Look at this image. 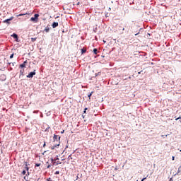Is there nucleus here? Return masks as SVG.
Segmentation results:
<instances>
[{
    "label": "nucleus",
    "instance_id": "obj_27",
    "mask_svg": "<svg viewBox=\"0 0 181 181\" xmlns=\"http://www.w3.org/2000/svg\"><path fill=\"white\" fill-rule=\"evenodd\" d=\"M46 146V143H45L44 144H43V148H45Z\"/></svg>",
    "mask_w": 181,
    "mask_h": 181
},
{
    "label": "nucleus",
    "instance_id": "obj_26",
    "mask_svg": "<svg viewBox=\"0 0 181 181\" xmlns=\"http://www.w3.org/2000/svg\"><path fill=\"white\" fill-rule=\"evenodd\" d=\"M68 159H73V158H71V156L70 155L69 156Z\"/></svg>",
    "mask_w": 181,
    "mask_h": 181
},
{
    "label": "nucleus",
    "instance_id": "obj_22",
    "mask_svg": "<svg viewBox=\"0 0 181 181\" xmlns=\"http://www.w3.org/2000/svg\"><path fill=\"white\" fill-rule=\"evenodd\" d=\"M51 166H52V165H51L50 164H49V165L47 166V169L50 168Z\"/></svg>",
    "mask_w": 181,
    "mask_h": 181
},
{
    "label": "nucleus",
    "instance_id": "obj_36",
    "mask_svg": "<svg viewBox=\"0 0 181 181\" xmlns=\"http://www.w3.org/2000/svg\"><path fill=\"white\" fill-rule=\"evenodd\" d=\"M138 74H141V72H138Z\"/></svg>",
    "mask_w": 181,
    "mask_h": 181
},
{
    "label": "nucleus",
    "instance_id": "obj_18",
    "mask_svg": "<svg viewBox=\"0 0 181 181\" xmlns=\"http://www.w3.org/2000/svg\"><path fill=\"white\" fill-rule=\"evenodd\" d=\"M178 119H180V122H181V117H179L178 118H176L175 121H177Z\"/></svg>",
    "mask_w": 181,
    "mask_h": 181
},
{
    "label": "nucleus",
    "instance_id": "obj_5",
    "mask_svg": "<svg viewBox=\"0 0 181 181\" xmlns=\"http://www.w3.org/2000/svg\"><path fill=\"white\" fill-rule=\"evenodd\" d=\"M57 26H59V23H57V22H54V23H52V28H53V29H54L55 28H57Z\"/></svg>",
    "mask_w": 181,
    "mask_h": 181
},
{
    "label": "nucleus",
    "instance_id": "obj_29",
    "mask_svg": "<svg viewBox=\"0 0 181 181\" xmlns=\"http://www.w3.org/2000/svg\"><path fill=\"white\" fill-rule=\"evenodd\" d=\"M173 160H175V156L172 157Z\"/></svg>",
    "mask_w": 181,
    "mask_h": 181
},
{
    "label": "nucleus",
    "instance_id": "obj_6",
    "mask_svg": "<svg viewBox=\"0 0 181 181\" xmlns=\"http://www.w3.org/2000/svg\"><path fill=\"white\" fill-rule=\"evenodd\" d=\"M26 63H27V61L24 62L22 64L20 65V67L21 69H23V67H26Z\"/></svg>",
    "mask_w": 181,
    "mask_h": 181
},
{
    "label": "nucleus",
    "instance_id": "obj_34",
    "mask_svg": "<svg viewBox=\"0 0 181 181\" xmlns=\"http://www.w3.org/2000/svg\"><path fill=\"white\" fill-rule=\"evenodd\" d=\"M77 5H80V2H78V3L77 4Z\"/></svg>",
    "mask_w": 181,
    "mask_h": 181
},
{
    "label": "nucleus",
    "instance_id": "obj_31",
    "mask_svg": "<svg viewBox=\"0 0 181 181\" xmlns=\"http://www.w3.org/2000/svg\"><path fill=\"white\" fill-rule=\"evenodd\" d=\"M145 179H146V177L143 178V179L141 180V181L145 180Z\"/></svg>",
    "mask_w": 181,
    "mask_h": 181
},
{
    "label": "nucleus",
    "instance_id": "obj_25",
    "mask_svg": "<svg viewBox=\"0 0 181 181\" xmlns=\"http://www.w3.org/2000/svg\"><path fill=\"white\" fill-rule=\"evenodd\" d=\"M86 111H87V108H85V110L83 111V114H86Z\"/></svg>",
    "mask_w": 181,
    "mask_h": 181
},
{
    "label": "nucleus",
    "instance_id": "obj_35",
    "mask_svg": "<svg viewBox=\"0 0 181 181\" xmlns=\"http://www.w3.org/2000/svg\"><path fill=\"white\" fill-rule=\"evenodd\" d=\"M122 30H125V28H122Z\"/></svg>",
    "mask_w": 181,
    "mask_h": 181
},
{
    "label": "nucleus",
    "instance_id": "obj_24",
    "mask_svg": "<svg viewBox=\"0 0 181 181\" xmlns=\"http://www.w3.org/2000/svg\"><path fill=\"white\" fill-rule=\"evenodd\" d=\"M10 59H13V54L10 56Z\"/></svg>",
    "mask_w": 181,
    "mask_h": 181
},
{
    "label": "nucleus",
    "instance_id": "obj_16",
    "mask_svg": "<svg viewBox=\"0 0 181 181\" xmlns=\"http://www.w3.org/2000/svg\"><path fill=\"white\" fill-rule=\"evenodd\" d=\"M36 39H37L36 37L35 38L32 37L31 38V41L32 42H36Z\"/></svg>",
    "mask_w": 181,
    "mask_h": 181
},
{
    "label": "nucleus",
    "instance_id": "obj_13",
    "mask_svg": "<svg viewBox=\"0 0 181 181\" xmlns=\"http://www.w3.org/2000/svg\"><path fill=\"white\" fill-rule=\"evenodd\" d=\"M97 76H101V72H98L97 74H95V77H97Z\"/></svg>",
    "mask_w": 181,
    "mask_h": 181
},
{
    "label": "nucleus",
    "instance_id": "obj_8",
    "mask_svg": "<svg viewBox=\"0 0 181 181\" xmlns=\"http://www.w3.org/2000/svg\"><path fill=\"white\" fill-rule=\"evenodd\" d=\"M12 37H13L14 39H18V35L16 33H13L12 35Z\"/></svg>",
    "mask_w": 181,
    "mask_h": 181
},
{
    "label": "nucleus",
    "instance_id": "obj_15",
    "mask_svg": "<svg viewBox=\"0 0 181 181\" xmlns=\"http://www.w3.org/2000/svg\"><path fill=\"white\" fill-rule=\"evenodd\" d=\"M23 72H24L23 70H21L20 71V76H23Z\"/></svg>",
    "mask_w": 181,
    "mask_h": 181
},
{
    "label": "nucleus",
    "instance_id": "obj_38",
    "mask_svg": "<svg viewBox=\"0 0 181 181\" xmlns=\"http://www.w3.org/2000/svg\"><path fill=\"white\" fill-rule=\"evenodd\" d=\"M50 179H51V178H49L47 180L49 181V180H50Z\"/></svg>",
    "mask_w": 181,
    "mask_h": 181
},
{
    "label": "nucleus",
    "instance_id": "obj_39",
    "mask_svg": "<svg viewBox=\"0 0 181 181\" xmlns=\"http://www.w3.org/2000/svg\"><path fill=\"white\" fill-rule=\"evenodd\" d=\"M180 152H181V149L180 150Z\"/></svg>",
    "mask_w": 181,
    "mask_h": 181
},
{
    "label": "nucleus",
    "instance_id": "obj_32",
    "mask_svg": "<svg viewBox=\"0 0 181 181\" xmlns=\"http://www.w3.org/2000/svg\"><path fill=\"white\" fill-rule=\"evenodd\" d=\"M54 160H53V158H51V162H53Z\"/></svg>",
    "mask_w": 181,
    "mask_h": 181
},
{
    "label": "nucleus",
    "instance_id": "obj_21",
    "mask_svg": "<svg viewBox=\"0 0 181 181\" xmlns=\"http://www.w3.org/2000/svg\"><path fill=\"white\" fill-rule=\"evenodd\" d=\"M35 166H36L37 168H39V166H40V163H37V164H35Z\"/></svg>",
    "mask_w": 181,
    "mask_h": 181
},
{
    "label": "nucleus",
    "instance_id": "obj_40",
    "mask_svg": "<svg viewBox=\"0 0 181 181\" xmlns=\"http://www.w3.org/2000/svg\"><path fill=\"white\" fill-rule=\"evenodd\" d=\"M162 136H165L163 135Z\"/></svg>",
    "mask_w": 181,
    "mask_h": 181
},
{
    "label": "nucleus",
    "instance_id": "obj_12",
    "mask_svg": "<svg viewBox=\"0 0 181 181\" xmlns=\"http://www.w3.org/2000/svg\"><path fill=\"white\" fill-rule=\"evenodd\" d=\"M49 30H50V28H45V31L47 33H48Z\"/></svg>",
    "mask_w": 181,
    "mask_h": 181
},
{
    "label": "nucleus",
    "instance_id": "obj_3",
    "mask_svg": "<svg viewBox=\"0 0 181 181\" xmlns=\"http://www.w3.org/2000/svg\"><path fill=\"white\" fill-rule=\"evenodd\" d=\"M56 141H57V142H59V141H60V136L54 134V142H56Z\"/></svg>",
    "mask_w": 181,
    "mask_h": 181
},
{
    "label": "nucleus",
    "instance_id": "obj_14",
    "mask_svg": "<svg viewBox=\"0 0 181 181\" xmlns=\"http://www.w3.org/2000/svg\"><path fill=\"white\" fill-rule=\"evenodd\" d=\"M25 169L26 170H29V167H28V163H25Z\"/></svg>",
    "mask_w": 181,
    "mask_h": 181
},
{
    "label": "nucleus",
    "instance_id": "obj_20",
    "mask_svg": "<svg viewBox=\"0 0 181 181\" xmlns=\"http://www.w3.org/2000/svg\"><path fill=\"white\" fill-rule=\"evenodd\" d=\"M22 175H26V170H23V171L22 172Z\"/></svg>",
    "mask_w": 181,
    "mask_h": 181
},
{
    "label": "nucleus",
    "instance_id": "obj_23",
    "mask_svg": "<svg viewBox=\"0 0 181 181\" xmlns=\"http://www.w3.org/2000/svg\"><path fill=\"white\" fill-rule=\"evenodd\" d=\"M59 173H60V172H59V171L55 172V175H59Z\"/></svg>",
    "mask_w": 181,
    "mask_h": 181
},
{
    "label": "nucleus",
    "instance_id": "obj_7",
    "mask_svg": "<svg viewBox=\"0 0 181 181\" xmlns=\"http://www.w3.org/2000/svg\"><path fill=\"white\" fill-rule=\"evenodd\" d=\"M60 145V142H59V144H56L55 145H54L52 148H51V149H54V148H57V146H59Z\"/></svg>",
    "mask_w": 181,
    "mask_h": 181
},
{
    "label": "nucleus",
    "instance_id": "obj_30",
    "mask_svg": "<svg viewBox=\"0 0 181 181\" xmlns=\"http://www.w3.org/2000/svg\"><path fill=\"white\" fill-rule=\"evenodd\" d=\"M138 35H139V33L135 34V36H138Z\"/></svg>",
    "mask_w": 181,
    "mask_h": 181
},
{
    "label": "nucleus",
    "instance_id": "obj_19",
    "mask_svg": "<svg viewBox=\"0 0 181 181\" xmlns=\"http://www.w3.org/2000/svg\"><path fill=\"white\" fill-rule=\"evenodd\" d=\"M37 112H39V110H35V111L33 112V114H37Z\"/></svg>",
    "mask_w": 181,
    "mask_h": 181
},
{
    "label": "nucleus",
    "instance_id": "obj_17",
    "mask_svg": "<svg viewBox=\"0 0 181 181\" xmlns=\"http://www.w3.org/2000/svg\"><path fill=\"white\" fill-rule=\"evenodd\" d=\"M93 95V92L90 93L88 95V97L90 98V97H91Z\"/></svg>",
    "mask_w": 181,
    "mask_h": 181
},
{
    "label": "nucleus",
    "instance_id": "obj_2",
    "mask_svg": "<svg viewBox=\"0 0 181 181\" xmlns=\"http://www.w3.org/2000/svg\"><path fill=\"white\" fill-rule=\"evenodd\" d=\"M33 76H36V70H34V71L30 72L28 75H27V78H33Z\"/></svg>",
    "mask_w": 181,
    "mask_h": 181
},
{
    "label": "nucleus",
    "instance_id": "obj_10",
    "mask_svg": "<svg viewBox=\"0 0 181 181\" xmlns=\"http://www.w3.org/2000/svg\"><path fill=\"white\" fill-rule=\"evenodd\" d=\"M98 52V49H97V48L93 49L94 54H97Z\"/></svg>",
    "mask_w": 181,
    "mask_h": 181
},
{
    "label": "nucleus",
    "instance_id": "obj_4",
    "mask_svg": "<svg viewBox=\"0 0 181 181\" xmlns=\"http://www.w3.org/2000/svg\"><path fill=\"white\" fill-rule=\"evenodd\" d=\"M13 17H11L8 19H6V20L4 21V23H8L9 24V23H11V21H13Z\"/></svg>",
    "mask_w": 181,
    "mask_h": 181
},
{
    "label": "nucleus",
    "instance_id": "obj_37",
    "mask_svg": "<svg viewBox=\"0 0 181 181\" xmlns=\"http://www.w3.org/2000/svg\"><path fill=\"white\" fill-rule=\"evenodd\" d=\"M64 132V131L62 132V134H63Z\"/></svg>",
    "mask_w": 181,
    "mask_h": 181
},
{
    "label": "nucleus",
    "instance_id": "obj_28",
    "mask_svg": "<svg viewBox=\"0 0 181 181\" xmlns=\"http://www.w3.org/2000/svg\"><path fill=\"white\" fill-rule=\"evenodd\" d=\"M169 181H173V178H170Z\"/></svg>",
    "mask_w": 181,
    "mask_h": 181
},
{
    "label": "nucleus",
    "instance_id": "obj_1",
    "mask_svg": "<svg viewBox=\"0 0 181 181\" xmlns=\"http://www.w3.org/2000/svg\"><path fill=\"white\" fill-rule=\"evenodd\" d=\"M38 19H39V14L36 13L34 15V17H32L30 18V21H31V22H35L36 23L37 22Z\"/></svg>",
    "mask_w": 181,
    "mask_h": 181
},
{
    "label": "nucleus",
    "instance_id": "obj_33",
    "mask_svg": "<svg viewBox=\"0 0 181 181\" xmlns=\"http://www.w3.org/2000/svg\"><path fill=\"white\" fill-rule=\"evenodd\" d=\"M180 173V170H178L177 173Z\"/></svg>",
    "mask_w": 181,
    "mask_h": 181
},
{
    "label": "nucleus",
    "instance_id": "obj_11",
    "mask_svg": "<svg viewBox=\"0 0 181 181\" xmlns=\"http://www.w3.org/2000/svg\"><path fill=\"white\" fill-rule=\"evenodd\" d=\"M24 15H28V13L18 14V15H17V17H19V16H24Z\"/></svg>",
    "mask_w": 181,
    "mask_h": 181
},
{
    "label": "nucleus",
    "instance_id": "obj_9",
    "mask_svg": "<svg viewBox=\"0 0 181 181\" xmlns=\"http://www.w3.org/2000/svg\"><path fill=\"white\" fill-rule=\"evenodd\" d=\"M87 52V50L84 48L81 49V54H84V53H86Z\"/></svg>",
    "mask_w": 181,
    "mask_h": 181
}]
</instances>
